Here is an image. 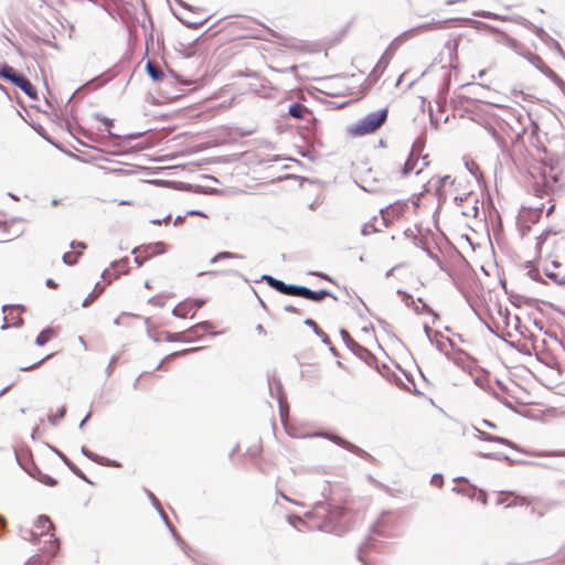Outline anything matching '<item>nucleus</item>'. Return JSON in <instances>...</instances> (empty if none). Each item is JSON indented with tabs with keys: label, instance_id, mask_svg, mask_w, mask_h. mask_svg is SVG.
<instances>
[{
	"label": "nucleus",
	"instance_id": "6",
	"mask_svg": "<svg viewBox=\"0 0 565 565\" xmlns=\"http://www.w3.org/2000/svg\"><path fill=\"white\" fill-rule=\"evenodd\" d=\"M53 355L54 353H50L41 356L36 354L35 350L30 345L22 348L19 351V359L21 360V365L19 369L23 372L33 371L42 365L45 361L50 360Z\"/></svg>",
	"mask_w": 565,
	"mask_h": 565
},
{
	"label": "nucleus",
	"instance_id": "20",
	"mask_svg": "<svg viewBox=\"0 0 565 565\" xmlns=\"http://www.w3.org/2000/svg\"><path fill=\"white\" fill-rule=\"evenodd\" d=\"M289 115L297 119H305L307 115H310L309 109L301 104H292L289 107Z\"/></svg>",
	"mask_w": 565,
	"mask_h": 565
},
{
	"label": "nucleus",
	"instance_id": "9",
	"mask_svg": "<svg viewBox=\"0 0 565 565\" xmlns=\"http://www.w3.org/2000/svg\"><path fill=\"white\" fill-rule=\"evenodd\" d=\"M166 246L163 243H156L143 245L134 249L135 262L141 266L149 258L164 253Z\"/></svg>",
	"mask_w": 565,
	"mask_h": 565
},
{
	"label": "nucleus",
	"instance_id": "17",
	"mask_svg": "<svg viewBox=\"0 0 565 565\" xmlns=\"http://www.w3.org/2000/svg\"><path fill=\"white\" fill-rule=\"evenodd\" d=\"M57 334H58V331H57L56 328H54V327H46L36 335L35 340H34V343L38 347H44L49 342H51L54 339H56Z\"/></svg>",
	"mask_w": 565,
	"mask_h": 565
},
{
	"label": "nucleus",
	"instance_id": "8",
	"mask_svg": "<svg viewBox=\"0 0 565 565\" xmlns=\"http://www.w3.org/2000/svg\"><path fill=\"white\" fill-rule=\"evenodd\" d=\"M545 275L559 285H565V252L544 264Z\"/></svg>",
	"mask_w": 565,
	"mask_h": 565
},
{
	"label": "nucleus",
	"instance_id": "19",
	"mask_svg": "<svg viewBox=\"0 0 565 565\" xmlns=\"http://www.w3.org/2000/svg\"><path fill=\"white\" fill-rule=\"evenodd\" d=\"M146 70H147V73L148 75L154 81V82H161L163 81L164 78V73L163 71L161 70V67L151 62V61H148L147 62V65H146Z\"/></svg>",
	"mask_w": 565,
	"mask_h": 565
},
{
	"label": "nucleus",
	"instance_id": "35",
	"mask_svg": "<svg viewBox=\"0 0 565 565\" xmlns=\"http://www.w3.org/2000/svg\"><path fill=\"white\" fill-rule=\"evenodd\" d=\"M145 285H146L147 288H151V284H150L149 280H147Z\"/></svg>",
	"mask_w": 565,
	"mask_h": 565
},
{
	"label": "nucleus",
	"instance_id": "18",
	"mask_svg": "<svg viewBox=\"0 0 565 565\" xmlns=\"http://www.w3.org/2000/svg\"><path fill=\"white\" fill-rule=\"evenodd\" d=\"M198 18H181L180 20L182 21L183 24L188 25L189 28L198 29L210 19V15L201 9H198Z\"/></svg>",
	"mask_w": 565,
	"mask_h": 565
},
{
	"label": "nucleus",
	"instance_id": "34",
	"mask_svg": "<svg viewBox=\"0 0 565 565\" xmlns=\"http://www.w3.org/2000/svg\"><path fill=\"white\" fill-rule=\"evenodd\" d=\"M281 420L286 425V418H285V414L282 412H281Z\"/></svg>",
	"mask_w": 565,
	"mask_h": 565
},
{
	"label": "nucleus",
	"instance_id": "13",
	"mask_svg": "<svg viewBox=\"0 0 565 565\" xmlns=\"http://www.w3.org/2000/svg\"><path fill=\"white\" fill-rule=\"evenodd\" d=\"M406 209L407 205L405 203L396 202L382 210V216L386 222L393 221L404 215Z\"/></svg>",
	"mask_w": 565,
	"mask_h": 565
},
{
	"label": "nucleus",
	"instance_id": "21",
	"mask_svg": "<svg viewBox=\"0 0 565 565\" xmlns=\"http://www.w3.org/2000/svg\"><path fill=\"white\" fill-rule=\"evenodd\" d=\"M324 436L328 437L329 439H331L332 441H334L335 444H338L342 447L349 448V443H347L342 438H340L338 436H328V435H324Z\"/></svg>",
	"mask_w": 565,
	"mask_h": 565
},
{
	"label": "nucleus",
	"instance_id": "25",
	"mask_svg": "<svg viewBox=\"0 0 565 565\" xmlns=\"http://www.w3.org/2000/svg\"><path fill=\"white\" fill-rule=\"evenodd\" d=\"M305 323H306L307 326H309V327L313 328V330H315L316 332H318L319 327H318V324L316 323V321H313L312 319H307V320L305 321Z\"/></svg>",
	"mask_w": 565,
	"mask_h": 565
},
{
	"label": "nucleus",
	"instance_id": "11",
	"mask_svg": "<svg viewBox=\"0 0 565 565\" xmlns=\"http://www.w3.org/2000/svg\"><path fill=\"white\" fill-rule=\"evenodd\" d=\"M203 301L185 300L177 305L173 309V315L178 318H193L198 309L201 308Z\"/></svg>",
	"mask_w": 565,
	"mask_h": 565
},
{
	"label": "nucleus",
	"instance_id": "28",
	"mask_svg": "<svg viewBox=\"0 0 565 565\" xmlns=\"http://www.w3.org/2000/svg\"><path fill=\"white\" fill-rule=\"evenodd\" d=\"M285 310L292 313H298V309L294 306H286Z\"/></svg>",
	"mask_w": 565,
	"mask_h": 565
},
{
	"label": "nucleus",
	"instance_id": "32",
	"mask_svg": "<svg viewBox=\"0 0 565 565\" xmlns=\"http://www.w3.org/2000/svg\"><path fill=\"white\" fill-rule=\"evenodd\" d=\"M182 220H183V218H181L180 216H179V217H177V218H175L174 224H175V225L180 224V223L182 222Z\"/></svg>",
	"mask_w": 565,
	"mask_h": 565
},
{
	"label": "nucleus",
	"instance_id": "15",
	"mask_svg": "<svg viewBox=\"0 0 565 565\" xmlns=\"http://www.w3.org/2000/svg\"><path fill=\"white\" fill-rule=\"evenodd\" d=\"M207 329H209L207 323H200V324H196L193 328L189 329L185 332L177 333L173 337H169V340L190 341L194 338V335L199 334V331L206 332Z\"/></svg>",
	"mask_w": 565,
	"mask_h": 565
},
{
	"label": "nucleus",
	"instance_id": "3",
	"mask_svg": "<svg viewBox=\"0 0 565 565\" xmlns=\"http://www.w3.org/2000/svg\"><path fill=\"white\" fill-rule=\"evenodd\" d=\"M264 279L275 290L280 294L288 296L302 297L312 301L320 302L324 300L327 297L331 296L328 290H318L313 291L302 286L287 285L281 280H278L271 276H265Z\"/></svg>",
	"mask_w": 565,
	"mask_h": 565
},
{
	"label": "nucleus",
	"instance_id": "12",
	"mask_svg": "<svg viewBox=\"0 0 565 565\" xmlns=\"http://www.w3.org/2000/svg\"><path fill=\"white\" fill-rule=\"evenodd\" d=\"M540 175L542 178L544 191H552L558 181L557 175L554 173V169L550 166L543 164L540 167Z\"/></svg>",
	"mask_w": 565,
	"mask_h": 565
},
{
	"label": "nucleus",
	"instance_id": "7",
	"mask_svg": "<svg viewBox=\"0 0 565 565\" xmlns=\"http://www.w3.org/2000/svg\"><path fill=\"white\" fill-rule=\"evenodd\" d=\"M53 530L54 525L52 521L45 515H40L32 529V535L39 541L41 536H49L45 542L50 543V553H54L57 550V543L55 544V540H52L54 537Z\"/></svg>",
	"mask_w": 565,
	"mask_h": 565
},
{
	"label": "nucleus",
	"instance_id": "26",
	"mask_svg": "<svg viewBox=\"0 0 565 565\" xmlns=\"http://www.w3.org/2000/svg\"><path fill=\"white\" fill-rule=\"evenodd\" d=\"M431 482H433L434 484H436V486L440 487V486H441V483H443L441 477H439V476H434V477H433V479H431Z\"/></svg>",
	"mask_w": 565,
	"mask_h": 565
},
{
	"label": "nucleus",
	"instance_id": "5",
	"mask_svg": "<svg viewBox=\"0 0 565 565\" xmlns=\"http://www.w3.org/2000/svg\"><path fill=\"white\" fill-rule=\"evenodd\" d=\"M0 77H3L14 84L32 99L38 98L36 89L33 87L31 82L23 75L19 74L12 66L8 64L0 66Z\"/></svg>",
	"mask_w": 565,
	"mask_h": 565
},
{
	"label": "nucleus",
	"instance_id": "1",
	"mask_svg": "<svg viewBox=\"0 0 565 565\" xmlns=\"http://www.w3.org/2000/svg\"><path fill=\"white\" fill-rule=\"evenodd\" d=\"M437 191L440 198H444V200L451 199L457 205H461L463 201L472 199L476 194L472 178L467 173L441 178Z\"/></svg>",
	"mask_w": 565,
	"mask_h": 565
},
{
	"label": "nucleus",
	"instance_id": "33",
	"mask_svg": "<svg viewBox=\"0 0 565 565\" xmlns=\"http://www.w3.org/2000/svg\"><path fill=\"white\" fill-rule=\"evenodd\" d=\"M189 214H191V215H194V214H195V215H202L201 213H199V212H193V211H190V212H189Z\"/></svg>",
	"mask_w": 565,
	"mask_h": 565
},
{
	"label": "nucleus",
	"instance_id": "14",
	"mask_svg": "<svg viewBox=\"0 0 565 565\" xmlns=\"http://www.w3.org/2000/svg\"><path fill=\"white\" fill-rule=\"evenodd\" d=\"M71 247L73 248V250L67 252L63 255V262L70 266L75 265L78 262V258L83 254V250L86 248V244L82 242H73L71 244Z\"/></svg>",
	"mask_w": 565,
	"mask_h": 565
},
{
	"label": "nucleus",
	"instance_id": "31",
	"mask_svg": "<svg viewBox=\"0 0 565 565\" xmlns=\"http://www.w3.org/2000/svg\"><path fill=\"white\" fill-rule=\"evenodd\" d=\"M121 203L127 204V205H132L135 202L132 200H125Z\"/></svg>",
	"mask_w": 565,
	"mask_h": 565
},
{
	"label": "nucleus",
	"instance_id": "2",
	"mask_svg": "<svg viewBox=\"0 0 565 565\" xmlns=\"http://www.w3.org/2000/svg\"><path fill=\"white\" fill-rule=\"evenodd\" d=\"M387 116V108L372 111L355 124L350 125L347 128V132L349 136L354 138L374 134L384 125Z\"/></svg>",
	"mask_w": 565,
	"mask_h": 565
},
{
	"label": "nucleus",
	"instance_id": "27",
	"mask_svg": "<svg viewBox=\"0 0 565 565\" xmlns=\"http://www.w3.org/2000/svg\"><path fill=\"white\" fill-rule=\"evenodd\" d=\"M46 286L50 287V288H56L57 284L53 279L49 278L46 280Z\"/></svg>",
	"mask_w": 565,
	"mask_h": 565
},
{
	"label": "nucleus",
	"instance_id": "29",
	"mask_svg": "<svg viewBox=\"0 0 565 565\" xmlns=\"http://www.w3.org/2000/svg\"><path fill=\"white\" fill-rule=\"evenodd\" d=\"M256 330L258 331V333H265V330H264V328H263V326H262V324H258V326L256 327Z\"/></svg>",
	"mask_w": 565,
	"mask_h": 565
},
{
	"label": "nucleus",
	"instance_id": "23",
	"mask_svg": "<svg viewBox=\"0 0 565 565\" xmlns=\"http://www.w3.org/2000/svg\"><path fill=\"white\" fill-rule=\"evenodd\" d=\"M235 257L234 254L232 253H228V252H223V253H220L217 254L214 258H213V262L217 260V259H221V258H233Z\"/></svg>",
	"mask_w": 565,
	"mask_h": 565
},
{
	"label": "nucleus",
	"instance_id": "10",
	"mask_svg": "<svg viewBox=\"0 0 565 565\" xmlns=\"http://www.w3.org/2000/svg\"><path fill=\"white\" fill-rule=\"evenodd\" d=\"M23 311H24V309L21 306H4L3 307L4 317H3L2 329L22 326Z\"/></svg>",
	"mask_w": 565,
	"mask_h": 565
},
{
	"label": "nucleus",
	"instance_id": "30",
	"mask_svg": "<svg viewBox=\"0 0 565 565\" xmlns=\"http://www.w3.org/2000/svg\"><path fill=\"white\" fill-rule=\"evenodd\" d=\"M308 373H309V370H302V371H301V376H302V377H309V374H308Z\"/></svg>",
	"mask_w": 565,
	"mask_h": 565
},
{
	"label": "nucleus",
	"instance_id": "24",
	"mask_svg": "<svg viewBox=\"0 0 565 565\" xmlns=\"http://www.w3.org/2000/svg\"><path fill=\"white\" fill-rule=\"evenodd\" d=\"M116 266L120 267V270L122 271V274H126L127 270H128V260H127V258H125L121 262L117 263Z\"/></svg>",
	"mask_w": 565,
	"mask_h": 565
},
{
	"label": "nucleus",
	"instance_id": "4",
	"mask_svg": "<svg viewBox=\"0 0 565 565\" xmlns=\"http://www.w3.org/2000/svg\"><path fill=\"white\" fill-rule=\"evenodd\" d=\"M536 248L544 262L565 253V238L557 232L546 231L537 237Z\"/></svg>",
	"mask_w": 565,
	"mask_h": 565
},
{
	"label": "nucleus",
	"instance_id": "16",
	"mask_svg": "<svg viewBox=\"0 0 565 565\" xmlns=\"http://www.w3.org/2000/svg\"><path fill=\"white\" fill-rule=\"evenodd\" d=\"M478 196L475 194L472 199H467L461 205V214L466 217L476 218L479 215Z\"/></svg>",
	"mask_w": 565,
	"mask_h": 565
},
{
	"label": "nucleus",
	"instance_id": "22",
	"mask_svg": "<svg viewBox=\"0 0 565 565\" xmlns=\"http://www.w3.org/2000/svg\"><path fill=\"white\" fill-rule=\"evenodd\" d=\"M103 126H104V131L108 132L109 135H111L110 132V128L113 127V120L111 119H108V118H103L100 119Z\"/></svg>",
	"mask_w": 565,
	"mask_h": 565
}]
</instances>
